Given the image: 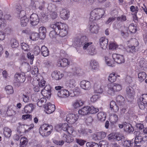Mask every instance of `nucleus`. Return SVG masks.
Here are the masks:
<instances>
[{"label":"nucleus","mask_w":147,"mask_h":147,"mask_svg":"<svg viewBox=\"0 0 147 147\" xmlns=\"http://www.w3.org/2000/svg\"><path fill=\"white\" fill-rule=\"evenodd\" d=\"M114 86L113 84L112 83H109L107 85V92L111 95H114L115 92Z\"/></svg>","instance_id":"26"},{"label":"nucleus","mask_w":147,"mask_h":147,"mask_svg":"<svg viewBox=\"0 0 147 147\" xmlns=\"http://www.w3.org/2000/svg\"><path fill=\"white\" fill-rule=\"evenodd\" d=\"M117 74H109L108 77V80L111 82H115L117 79Z\"/></svg>","instance_id":"44"},{"label":"nucleus","mask_w":147,"mask_h":147,"mask_svg":"<svg viewBox=\"0 0 147 147\" xmlns=\"http://www.w3.org/2000/svg\"><path fill=\"white\" fill-rule=\"evenodd\" d=\"M98 119L100 121H105L106 118V116L104 113L100 112L98 113L97 115Z\"/></svg>","instance_id":"41"},{"label":"nucleus","mask_w":147,"mask_h":147,"mask_svg":"<svg viewBox=\"0 0 147 147\" xmlns=\"http://www.w3.org/2000/svg\"><path fill=\"white\" fill-rule=\"evenodd\" d=\"M41 93L44 96H45L47 98L51 97V91L41 90Z\"/></svg>","instance_id":"47"},{"label":"nucleus","mask_w":147,"mask_h":147,"mask_svg":"<svg viewBox=\"0 0 147 147\" xmlns=\"http://www.w3.org/2000/svg\"><path fill=\"white\" fill-rule=\"evenodd\" d=\"M39 38L41 39H44L46 37V29L44 27H41L39 29Z\"/></svg>","instance_id":"21"},{"label":"nucleus","mask_w":147,"mask_h":147,"mask_svg":"<svg viewBox=\"0 0 147 147\" xmlns=\"http://www.w3.org/2000/svg\"><path fill=\"white\" fill-rule=\"evenodd\" d=\"M94 92L95 93L101 94L103 92L102 88H101L100 84L95 83L94 85Z\"/></svg>","instance_id":"28"},{"label":"nucleus","mask_w":147,"mask_h":147,"mask_svg":"<svg viewBox=\"0 0 147 147\" xmlns=\"http://www.w3.org/2000/svg\"><path fill=\"white\" fill-rule=\"evenodd\" d=\"M53 79L58 80L61 79L63 76V74H52Z\"/></svg>","instance_id":"52"},{"label":"nucleus","mask_w":147,"mask_h":147,"mask_svg":"<svg viewBox=\"0 0 147 147\" xmlns=\"http://www.w3.org/2000/svg\"><path fill=\"white\" fill-rule=\"evenodd\" d=\"M117 46L115 43L113 42H110L109 44V49L114 50L116 49Z\"/></svg>","instance_id":"63"},{"label":"nucleus","mask_w":147,"mask_h":147,"mask_svg":"<svg viewBox=\"0 0 147 147\" xmlns=\"http://www.w3.org/2000/svg\"><path fill=\"white\" fill-rule=\"evenodd\" d=\"M62 140H63L64 143V142L70 143L73 141V139H71L69 136L65 134L64 135L62 138Z\"/></svg>","instance_id":"45"},{"label":"nucleus","mask_w":147,"mask_h":147,"mask_svg":"<svg viewBox=\"0 0 147 147\" xmlns=\"http://www.w3.org/2000/svg\"><path fill=\"white\" fill-rule=\"evenodd\" d=\"M39 37V34L37 33H32L30 36V38L33 41H35L38 40Z\"/></svg>","instance_id":"49"},{"label":"nucleus","mask_w":147,"mask_h":147,"mask_svg":"<svg viewBox=\"0 0 147 147\" xmlns=\"http://www.w3.org/2000/svg\"><path fill=\"white\" fill-rule=\"evenodd\" d=\"M89 30L91 33L93 34H97L98 33L99 28L98 25L94 21H89Z\"/></svg>","instance_id":"8"},{"label":"nucleus","mask_w":147,"mask_h":147,"mask_svg":"<svg viewBox=\"0 0 147 147\" xmlns=\"http://www.w3.org/2000/svg\"><path fill=\"white\" fill-rule=\"evenodd\" d=\"M57 95L59 97L66 98L70 95L69 91L67 90H61L58 91Z\"/></svg>","instance_id":"17"},{"label":"nucleus","mask_w":147,"mask_h":147,"mask_svg":"<svg viewBox=\"0 0 147 147\" xmlns=\"http://www.w3.org/2000/svg\"><path fill=\"white\" fill-rule=\"evenodd\" d=\"M110 109L111 110L114 112H117L119 110V107L116 105L115 102L112 101L110 103Z\"/></svg>","instance_id":"31"},{"label":"nucleus","mask_w":147,"mask_h":147,"mask_svg":"<svg viewBox=\"0 0 147 147\" xmlns=\"http://www.w3.org/2000/svg\"><path fill=\"white\" fill-rule=\"evenodd\" d=\"M112 57L114 61L118 64H121L125 62V59L123 55L114 53L113 54Z\"/></svg>","instance_id":"7"},{"label":"nucleus","mask_w":147,"mask_h":147,"mask_svg":"<svg viewBox=\"0 0 147 147\" xmlns=\"http://www.w3.org/2000/svg\"><path fill=\"white\" fill-rule=\"evenodd\" d=\"M126 51L127 52L134 53L136 52L138 50L137 48H135L129 45L127 47Z\"/></svg>","instance_id":"40"},{"label":"nucleus","mask_w":147,"mask_h":147,"mask_svg":"<svg viewBox=\"0 0 147 147\" xmlns=\"http://www.w3.org/2000/svg\"><path fill=\"white\" fill-rule=\"evenodd\" d=\"M132 114L130 111H129L127 112L126 109L123 108L120 109V116H123L124 118L126 119L128 118L129 116Z\"/></svg>","instance_id":"22"},{"label":"nucleus","mask_w":147,"mask_h":147,"mask_svg":"<svg viewBox=\"0 0 147 147\" xmlns=\"http://www.w3.org/2000/svg\"><path fill=\"white\" fill-rule=\"evenodd\" d=\"M105 13V10L102 9L97 8L94 9L90 12V21H93L100 19L103 16Z\"/></svg>","instance_id":"3"},{"label":"nucleus","mask_w":147,"mask_h":147,"mask_svg":"<svg viewBox=\"0 0 147 147\" xmlns=\"http://www.w3.org/2000/svg\"><path fill=\"white\" fill-rule=\"evenodd\" d=\"M78 118L77 114H69L67 115L66 120L69 123L73 124L77 120Z\"/></svg>","instance_id":"10"},{"label":"nucleus","mask_w":147,"mask_h":147,"mask_svg":"<svg viewBox=\"0 0 147 147\" xmlns=\"http://www.w3.org/2000/svg\"><path fill=\"white\" fill-rule=\"evenodd\" d=\"M21 45L22 47V49L24 51H26L28 50V49L29 48L28 45L25 43L23 42L21 43Z\"/></svg>","instance_id":"62"},{"label":"nucleus","mask_w":147,"mask_h":147,"mask_svg":"<svg viewBox=\"0 0 147 147\" xmlns=\"http://www.w3.org/2000/svg\"><path fill=\"white\" fill-rule=\"evenodd\" d=\"M129 31L132 33H135L137 30L136 27L132 23L129 25L128 27Z\"/></svg>","instance_id":"48"},{"label":"nucleus","mask_w":147,"mask_h":147,"mask_svg":"<svg viewBox=\"0 0 147 147\" xmlns=\"http://www.w3.org/2000/svg\"><path fill=\"white\" fill-rule=\"evenodd\" d=\"M22 97L24 102L26 103L29 102V98L27 94H22Z\"/></svg>","instance_id":"57"},{"label":"nucleus","mask_w":147,"mask_h":147,"mask_svg":"<svg viewBox=\"0 0 147 147\" xmlns=\"http://www.w3.org/2000/svg\"><path fill=\"white\" fill-rule=\"evenodd\" d=\"M100 47L103 49H105L108 45V40L107 39L103 37H101L100 39Z\"/></svg>","instance_id":"18"},{"label":"nucleus","mask_w":147,"mask_h":147,"mask_svg":"<svg viewBox=\"0 0 147 147\" xmlns=\"http://www.w3.org/2000/svg\"><path fill=\"white\" fill-rule=\"evenodd\" d=\"M89 113L91 114H95L99 111V109L98 108H96L93 106L91 107L89 106Z\"/></svg>","instance_id":"53"},{"label":"nucleus","mask_w":147,"mask_h":147,"mask_svg":"<svg viewBox=\"0 0 147 147\" xmlns=\"http://www.w3.org/2000/svg\"><path fill=\"white\" fill-rule=\"evenodd\" d=\"M130 45L134 47L135 48H137L139 45V42L138 40L135 38L131 39L129 41Z\"/></svg>","instance_id":"39"},{"label":"nucleus","mask_w":147,"mask_h":147,"mask_svg":"<svg viewBox=\"0 0 147 147\" xmlns=\"http://www.w3.org/2000/svg\"><path fill=\"white\" fill-rule=\"evenodd\" d=\"M29 19L26 16L21 17V24L22 26L25 27L26 26L29 22Z\"/></svg>","instance_id":"37"},{"label":"nucleus","mask_w":147,"mask_h":147,"mask_svg":"<svg viewBox=\"0 0 147 147\" xmlns=\"http://www.w3.org/2000/svg\"><path fill=\"white\" fill-rule=\"evenodd\" d=\"M47 100L45 97L41 98L37 102V105L39 107H41L42 106L44 107L45 106L44 105L46 102Z\"/></svg>","instance_id":"43"},{"label":"nucleus","mask_w":147,"mask_h":147,"mask_svg":"<svg viewBox=\"0 0 147 147\" xmlns=\"http://www.w3.org/2000/svg\"><path fill=\"white\" fill-rule=\"evenodd\" d=\"M11 129L7 127L4 128L3 134L5 137L9 138L11 135Z\"/></svg>","instance_id":"34"},{"label":"nucleus","mask_w":147,"mask_h":147,"mask_svg":"<svg viewBox=\"0 0 147 147\" xmlns=\"http://www.w3.org/2000/svg\"><path fill=\"white\" fill-rule=\"evenodd\" d=\"M28 141L27 139L25 137H23L21 138L20 140V147H23V145L25 146L27 144Z\"/></svg>","instance_id":"50"},{"label":"nucleus","mask_w":147,"mask_h":147,"mask_svg":"<svg viewBox=\"0 0 147 147\" xmlns=\"http://www.w3.org/2000/svg\"><path fill=\"white\" fill-rule=\"evenodd\" d=\"M89 106H86L84 107L78 111V113L79 114L82 115H85L89 113Z\"/></svg>","instance_id":"27"},{"label":"nucleus","mask_w":147,"mask_h":147,"mask_svg":"<svg viewBox=\"0 0 147 147\" xmlns=\"http://www.w3.org/2000/svg\"><path fill=\"white\" fill-rule=\"evenodd\" d=\"M90 65L92 69L97 70L99 67L98 62L95 59H92L90 62Z\"/></svg>","instance_id":"30"},{"label":"nucleus","mask_w":147,"mask_h":147,"mask_svg":"<svg viewBox=\"0 0 147 147\" xmlns=\"http://www.w3.org/2000/svg\"><path fill=\"white\" fill-rule=\"evenodd\" d=\"M45 111L47 114H51L53 113L55 110V106L53 104L50 102L46 104L44 106Z\"/></svg>","instance_id":"11"},{"label":"nucleus","mask_w":147,"mask_h":147,"mask_svg":"<svg viewBox=\"0 0 147 147\" xmlns=\"http://www.w3.org/2000/svg\"><path fill=\"white\" fill-rule=\"evenodd\" d=\"M53 142L55 144L59 146H62L64 144V141L62 140H53Z\"/></svg>","instance_id":"61"},{"label":"nucleus","mask_w":147,"mask_h":147,"mask_svg":"<svg viewBox=\"0 0 147 147\" xmlns=\"http://www.w3.org/2000/svg\"><path fill=\"white\" fill-rule=\"evenodd\" d=\"M134 134L136 135L134 147H140L143 143L147 141V136L140 131H135Z\"/></svg>","instance_id":"2"},{"label":"nucleus","mask_w":147,"mask_h":147,"mask_svg":"<svg viewBox=\"0 0 147 147\" xmlns=\"http://www.w3.org/2000/svg\"><path fill=\"white\" fill-rule=\"evenodd\" d=\"M66 131L69 134L74 136H75L76 135V131L74 130L72 127L68 126Z\"/></svg>","instance_id":"46"},{"label":"nucleus","mask_w":147,"mask_h":147,"mask_svg":"<svg viewBox=\"0 0 147 147\" xmlns=\"http://www.w3.org/2000/svg\"><path fill=\"white\" fill-rule=\"evenodd\" d=\"M106 136V133L102 131L94 134L92 136V138L96 140L102 139L105 138Z\"/></svg>","instance_id":"12"},{"label":"nucleus","mask_w":147,"mask_h":147,"mask_svg":"<svg viewBox=\"0 0 147 147\" xmlns=\"http://www.w3.org/2000/svg\"><path fill=\"white\" fill-rule=\"evenodd\" d=\"M35 107V105H34L33 104H29L25 107L24 108V110L26 113H30L33 111Z\"/></svg>","instance_id":"20"},{"label":"nucleus","mask_w":147,"mask_h":147,"mask_svg":"<svg viewBox=\"0 0 147 147\" xmlns=\"http://www.w3.org/2000/svg\"><path fill=\"white\" fill-rule=\"evenodd\" d=\"M35 79L38 82V86L40 88H42L45 85L46 82L43 79L40 74H38L36 76Z\"/></svg>","instance_id":"16"},{"label":"nucleus","mask_w":147,"mask_h":147,"mask_svg":"<svg viewBox=\"0 0 147 147\" xmlns=\"http://www.w3.org/2000/svg\"><path fill=\"white\" fill-rule=\"evenodd\" d=\"M50 27L53 29L49 33V36L51 38H55L57 35L63 37L68 33V26L60 22H54L50 24Z\"/></svg>","instance_id":"1"},{"label":"nucleus","mask_w":147,"mask_h":147,"mask_svg":"<svg viewBox=\"0 0 147 147\" xmlns=\"http://www.w3.org/2000/svg\"><path fill=\"white\" fill-rule=\"evenodd\" d=\"M86 146L87 147H98L99 146L98 144L96 143L92 142L86 143Z\"/></svg>","instance_id":"56"},{"label":"nucleus","mask_w":147,"mask_h":147,"mask_svg":"<svg viewBox=\"0 0 147 147\" xmlns=\"http://www.w3.org/2000/svg\"><path fill=\"white\" fill-rule=\"evenodd\" d=\"M84 102L81 99H77L72 102L71 106L73 108L77 109L82 106Z\"/></svg>","instance_id":"13"},{"label":"nucleus","mask_w":147,"mask_h":147,"mask_svg":"<svg viewBox=\"0 0 147 147\" xmlns=\"http://www.w3.org/2000/svg\"><path fill=\"white\" fill-rule=\"evenodd\" d=\"M80 85L81 88L85 90H89L91 88V84L90 82L88 81H82L80 82Z\"/></svg>","instance_id":"15"},{"label":"nucleus","mask_w":147,"mask_h":147,"mask_svg":"<svg viewBox=\"0 0 147 147\" xmlns=\"http://www.w3.org/2000/svg\"><path fill=\"white\" fill-rule=\"evenodd\" d=\"M99 145L100 147H108V143L106 141L102 140L99 142Z\"/></svg>","instance_id":"60"},{"label":"nucleus","mask_w":147,"mask_h":147,"mask_svg":"<svg viewBox=\"0 0 147 147\" xmlns=\"http://www.w3.org/2000/svg\"><path fill=\"white\" fill-rule=\"evenodd\" d=\"M40 133L42 135L47 136L53 132V127L51 125L44 123L41 125L39 128Z\"/></svg>","instance_id":"4"},{"label":"nucleus","mask_w":147,"mask_h":147,"mask_svg":"<svg viewBox=\"0 0 147 147\" xmlns=\"http://www.w3.org/2000/svg\"><path fill=\"white\" fill-rule=\"evenodd\" d=\"M87 40L86 36H83L81 38L78 37L75 38L73 42V45L76 47H80L83 46Z\"/></svg>","instance_id":"5"},{"label":"nucleus","mask_w":147,"mask_h":147,"mask_svg":"<svg viewBox=\"0 0 147 147\" xmlns=\"http://www.w3.org/2000/svg\"><path fill=\"white\" fill-rule=\"evenodd\" d=\"M60 16L61 18L64 20L67 19L69 18V11L65 9H63L60 11Z\"/></svg>","instance_id":"24"},{"label":"nucleus","mask_w":147,"mask_h":147,"mask_svg":"<svg viewBox=\"0 0 147 147\" xmlns=\"http://www.w3.org/2000/svg\"><path fill=\"white\" fill-rule=\"evenodd\" d=\"M30 22L32 26L37 25L39 22V18L38 15L35 13H32L30 17Z\"/></svg>","instance_id":"9"},{"label":"nucleus","mask_w":147,"mask_h":147,"mask_svg":"<svg viewBox=\"0 0 147 147\" xmlns=\"http://www.w3.org/2000/svg\"><path fill=\"white\" fill-rule=\"evenodd\" d=\"M6 92L8 94H12L13 92V90L12 87L10 85L7 86L5 88Z\"/></svg>","instance_id":"51"},{"label":"nucleus","mask_w":147,"mask_h":147,"mask_svg":"<svg viewBox=\"0 0 147 147\" xmlns=\"http://www.w3.org/2000/svg\"><path fill=\"white\" fill-rule=\"evenodd\" d=\"M76 142L81 146H83L86 142L85 141L80 139H76Z\"/></svg>","instance_id":"64"},{"label":"nucleus","mask_w":147,"mask_h":147,"mask_svg":"<svg viewBox=\"0 0 147 147\" xmlns=\"http://www.w3.org/2000/svg\"><path fill=\"white\" fill-rule=\"evenodd\" d=\"M87 51L88 54L91 55H93L96 53L95 47L93 45L90 46V48L88 49Z\"/></svg>","instance_id":"42"},{"label":"nucleus","mask_w":147,"mask_h":147,"mask_svg":"<svg viewBox=\"0 0 147 147\" xmlns=\"http://www.w3.org/2000/svg\"><path fill=\"white\" fill-rule=\"evenodd\" d=\"M138 102L140 108L141 110L144 109L147 106V94H142L138 100Z\"/></svg>","instance_id":"6"},{"label":"nucleus","mask_w":147,"mask_h":147,"mask_svg":"<svg viewBox=\"0 0 147 147\" xmlns=\"http://www.w3.org/2000/svg\"><path fill=\"white\" fill-rule=\"evenodd\" d=\"M68 124L67 123L60 124L57 125L55 129L57 131L63 130V131H66L68 127Z\"/></svg>","instance_id":"19"},{"label":"nucleus","mask_w":147,"mask_h":147,"mask_svg":"<svg viewBox=\"0 0 147 147\" xmlns=\"http://www.w3.org/2000/svg\"><path fill=\"white\" fill-rule=\"evenodd\" d=\"M25 74H15L14 77L17 82L23 83L25 80Z\"/></svg>","instance_id":"23"},{"label":"nucleus","mask_w":147,"mask_h":147,"mask_svg":"<svg viewBox=\"0 0 147 147\" xmlns=\"http://www.w3.org/2000/svg\"><path fill=\"white\" fill-rule=\"evenodd\" d=\"M9 44L13 48H16L19 45L18 42L15 39L12 38L10 40Z\"/></svg>","instance_id":"33"},{"label":"nucleus","mask_w":147,"mask_h":147,"mask_svg":"<svg viewBox=\"0 0 147 147\" xmlns=\"http://www.w3.org/2000/svg\"><path fill=\"white\" fill-rule=\"evenodd\" d=\"M126 125L124 128L125 131L129 133L133 132L134 130V129L131 125L127 123Z\"/></svg>","instance_id":"38"},{"label":"nucleus","mask_w":147,"mask_h":147,"mask_svg":"<svg viewBox=\"0 0 147 147\" xmlns=\"http://www.w3.org/2000/svg\"><path fill=\"white\" fill-rule=\"evenodd\" d=\"M75 80L73 79L67 81L65 84V86L68 89L73 88L75 87Z\"/></svg>","instance_id":"32"},{"label":"nucleus","mask_w":147,"mask_h":147,"mask_svg":"<svg viewBox=\"0 0 147 147\" xmlns=\"http://www.w3.org/2000/svg\"><path fill=\"white\" fill-rule=\"evenodd\" d=\"M70 64V62L65 58L59 59L57 62V65L59 67H65Z\"/></svg>","instance_id":"14"},{"label":"nucleus","mask_w":147,"mask_h":147,"mask_svg":"<svg viewBox=\"0 0 147 147\" xmlns=\"http://www.w3.org/2000/svg\"><path fill=\"white\" fill-rule=\"evenodd\" d=\"M117 104L119 105H123L125 102V99L124 98L120 95H118L116 99Z\"/></svg>","instance_id":"35"},{"label":"nucleus","mask_w":147,"mask_h":147,"mask_svg":"<svg viewBox=\"0 0 147 147\" xmlns=\"http://www.w3.org/2000/svg\"><path fill=\"white\" fill-rule=\"evenodd\" d=\"M41 54L43 56L46 57L49 55V49L45 45L42 46L40 49Z\"/></svg>","instance_id":"29"},{"label":"nucleus","mask_w":147,"mask_h":147,"mask_svg":"<svg viewBox=\"0 0 147 147\" xmlns=\"http://www.w3.org/2000/svg\"><path fill=\"white\" fill-rule=\"evenodd\" d=\"M27 57L29 59L28 60L30 61V63L31 64H33V61L34 60V57L33 55H31V53L29 52L27 54Z\"/></svg>","instance_id":"55"},{"label":"nucleus","mask_w":147,"mask_h":147,"mask_svg":"<svg viewBox=\"0 0 147 147\" xmlns=\"http://www.w3.org/2000/svg\"><path fill=\"white\" fill-rule=\"evenodd\" d=\"M18 124L19 125L17 127V130L18 133H21L24 131H27V130L26 129L28 127L27 125L22 124L20 123H18Z\"/></svg>","instance_id":"25"},{"label":"nucleus","mask_w":147,"mask_h":147,"mask_svg":"<svg viewBox=\"0 0 147 147\" xmlns=\"http://www.w3.org/2000/svg\"><path fill=\"white\" fill-rule=\"evenodd\" d=\"M100 97L99 95H94L92 96L90 98V101L93 102L96 101Z\"/></svg>","instance_id":"59"},{"label":"nucleus","mask_w":147,"mask_h":147,"mask_svg":"<svg viewBox=\"0 0 147 147\" xmlns=\"http://www.w3.org/2000/svg\"><path fill=\"white\" fill-rule=\"evenodd\" d=\"M113 84L114 85V87L115 91H119L121 90L122 86L121 85L116 83Z\"/></svg>","instance_id":"58"},{"label":"nucleus","mask_w":147,"mask_h":147,"mask_svg":"<svg viewBox=\"0 0 147 147\" xmlns=\"http://www.w3.org/2000/svg\"><path fill=\"white\" fill-rule=\"evenodd\" d=\"M126 93L129 97L133 96L135 94L134 89L131 86L127 87L126 89Z\"/></svg>","instance_id":"36"},{"label":"nucleus","mask_w":147,"mask_h":147,"mask_svg":"<svg viewBox=\"0 0 147 147\" xmlns=\"http://www.w3.org/2000/svg\"><path fill=\"white\" fill-rule=\"evenodd\" d=\"M122 144L125 147H130L133 144L130 141L125 140L122 142Z\"/></svg>","instance_id":"54"}]
</instances>
